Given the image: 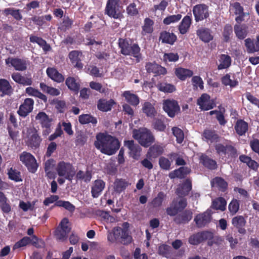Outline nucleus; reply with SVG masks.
Returning a JSON list of instances; mask_svg holds the SVG:
<instances>
[{
	"label": "nucleus",
	"instance_id": "obj_1",
	"mask_svg": "<svg viewBox=\"0 0 259 259\" xmlns=\"http://www.w3.org/2000/svg\"><path fill=\"white\" fill-rule=\"evenodd\" d=\"M94 145L97 149L102 153L111 155L114 154L119 148L118 141L114 137L104 133L96 135Z\"/></svg>",
	"mask_w": 259,
	"mask_h": 259
},
{
	"label": "nucleus",
	"instance_id": "obj_2",
	"mask_svg": "<svg viewBox=\"0 0 259 259\" xmlns=\"http://www.w3.org/2000/svg\"><path fill=\"white\" fill-rule=\"evenodd\" d=\"M129 224L123 223L121 227H114L112 231H108V240L113 242L116 240L121 239L124 243H128L132 241V238L129 234Z\"/></svg>",
	"mask_w": 259,
	"mask_h": 259
},
{
	"label": "nucleus",
	"instance_id": "obj_3",
	"mask_svg": "<svg viewBox=\"0 0 259 259\" xmlns=\"http://www.w3.org/2000/svg\"><path fill=\"white\" fill-rule=\"evenodd\" d=\"M134 138L137 140L142 146L147 147L154 141L151 132L146 128H140L133 131Z\"/></svg>",
	"mask_w": 259,
	"mask_h": 259
},
{
	"label": "nucleus",
	"instance_id": "obj_4",
	"mask_svg": "<svg viewBox=\"0 0 259 259\" xmlns=\"http://www.w3.org/2000/svg\"><path fill=\"white\" fill-rule=\"evenodd\" d=\"M56 171L60 177L71 181L75 175V169L71 164L64 161L59 162L56 165Z\"/></svg>",
	"mask_w": 259,
	"mask_h": 259
},
{
	"label": "nucleus",
	"instance_id": "obj_5",
	"mask_svg": "<svg viewBox=\"0 0 259 259\" xmlns=\"http://www.w3.org/2000/svg\"><path fill=\"white\" fill-rule=\"evenodd\" d=\"M120 52L123 55H132L138 58L140 48L138 45L130 44L126 39L120 38L118 40Z\"/></svg>",
	"mask_w": 259,
	"mask_h": 259
},
{
	"label": "nucleus",
	"instance_id": "obj_6",
	"mask_svg": "<svg viewBox=\"0 0 259 259\" xmlns=\"http://www.w3.org/2000/svg\"><path fill=\"white\" fill-rule=\"evenodd\" d=\"M19 158L30 172L34 173L37 170L38 165L35 158L31 153L23 152L20 154Z\"/></svg>",
	"mask_w": 259,
	"mask_h": 259
},
{
	"label": "nucleus",
	"instance_id": "obj_7",
	"mask_svg": "<svg viewBox=\"0 0 259 259\" xmlns=\"http://www.w3.org/2000/svg\"><path fill=\"white\" fill-rule=\"evenodd\" d=\"M121 8L119 5V0H108L106 13L110 17L115 19L120 18Z\"/></svg>",
	"mask_w": 259,
	"mask_h": 259
},
{
	"label": "nucleus",
	"instance_id": "obj_8",
	"mask_svg": "<svg viewBox=\"0 0 259 259\" xmlns=\"http://www.w3.org/2000/svg\"><path fill=\"white\" fill-rule=\"evenodd\" d=\"M70 231L68 220L67 218H64L55 232V237L58 240L63 241L66 239Z\"/></svg>",
	"mask_w": 259,
	"mask_h": 259
},
{
	"label": "nucleus",
	"instance_id": "obj_9",
	"mask_svg": "<svg viewBox=\"0 0 259 259\" xmlns=\"http://www.w3.org/2000/svg\"><path fill=\"white\" fill-rule=\"evenodd\" d=\"M163 109L170 117H174L180 110L178 102L173 99L164 100Z\"/></svg>",
	"mask_w": 259,
	"mask_h": 259
},
{
	"label": "nucleus",
	"instance_id": "obj_10",
	"mask_svg": "<svg viewBox=\"0 0 259 259\" xmlns=\"http://www.w3.org/2000/svg\"><path fill=\"white\" fill-rule=\"evenodd\" d=\"M6 63L13 66L16 70L24 71L27 69L28 62L25 60L9 57L6 60Z\"/></svg>",
	"mask_w": 259,
	"mask_h": 259
},
{
	"label": "nucleus",
	"instance_id": "obj_11",
	"mask_svg": "<svg viewBox=\"0 0 259 259\" xmlns=\"http://www.w3.org/2000/svg\"><path fill=\"white\" fill-rule=\"evenodd\" d=\"M193 12L197 22L206 19L209 16L208 7L203 4L195 6L193 8Z\"/></svg>",
	"mask_w": 259,
	"mask_h": 259
},
{
	"label": "nucleus",
	"instance_id": "obj_12",
	"mask_svg": "<svg viewBox=\"0 0 259 259\" xmlns=\"http://www.w3.org/2000/svg\"><path fill=\"white\" fill-rule=\"evenodd\" d=\"M197 104L201 110H208L213 108L214 103L212 100L210 99V96L203 94L197 100Z\"/></svg>",
	"mask_w": 259,
	"mask_h": 259
},
{
	"label": "nucleus",
	"instance_id": "obj_13",
	"mask_svg": "<svg viewBox=\"0 0 259 259\" xmlns=\"http://www.w3.org/2000/svg\"><path fill=\"white\" fill-rule=\"evenodd\" d=\"M41 141L36 129L32 128L29 130L28 136L27 144L32 148L38 147Z\"/></svg>",
	"mask_w": 259,
	"mask_h": 259
},
{
	"label": "nucleus",
	"instance_id": "obj_14",
	"mask_svg": "<svg viewBox=\"0 0 259 259\" xmlns=\"http://www.w3.org/2000/svg\"><path fill=\"white\" fill-rule=\"evenodd\" d=\"M33 104L34 101L32 99H26L23 103L20 106L18 113L21 116H26L29 113L32 111Z\"/></svg>",
	"mask_w": 259,
	"mask_h": 259
},
{
	"label": "nucleus",
	"instance_id": "obj_15",
	"mask_svg": "<svg viewBox=\"0 0 259 259\" xmlns=\"http://www.w3.org/2000/svg\"><path fill=\"white\" fill-rule=\"evenodd\" d=\"M68 57L74 67L82 69L83 65L80 62L83 57L82 53L77 51H72L69 53Z\"/></svg>",
	"mask_w": 259,
	"mask_h": 259
},
{
	"label": "nucleus",
	"instance_id": "obj_16",
	"mask_svg": "<svg viewBox=\"0 0 259 259\" xmlns=\"http://www.w3.org/2000/svg\"><path fill=\"white\" fill-rule=\"evenodd\" d=\"M105 187V183L102 180L95 181L92 185L91 193L94 198H97L101 195Z\"/></svg>",
	"mask_w": 259,
	"mask_h": 259
},
{
	"label": "nucleus",
	"instance_id": "obj_17",
	"mask_svg": "<svg viewBox=\"0 0 259 259\" xmlns=\"http://www.w3.org/2000/svg\"><path fill=\"white\" fill-rule=\"evenodd\" d=\"M124 145L130 150V155L135 159H138L141 150V147L135 145L133 140L125 141Z\"/></svg>",
	"mask_w": 259,
	"mask_h": 259
},
{
	"label": "nucleus",
	"instance_id": "obj_18",
	"mask_svg": "<svg viewBox=\"0 0 259 259\" xmlns=\"http://www.w3.org/2000/svg\"><path fill=\"white\" fill-rule=\"evenodd\" d=\"M232 223L234 227L238 229L239 233L243 234L246 233V230L244 228L246 221L244 217L241 215L235 217L232 219Z\"/></svg>",
	"mask_w": 259,
	"mask_h": 259
},
{
	"label": "nucleus",
	"instance_id": "obj_19",
	"mask_svg": "<svg viewBox=\"0 0 259 259\" xmlns=\"http://www.w3.org/2000/svg\"><path fill=\"white\" fill-rule=\"evenodd\" d=\"M210 213L207 211L203 213L197 215L195 218V221L198 227H202L210 222Z\"/></svg>",
	"mask_w": 259,
	"mask_h": 259
},
{
	"label": "nucleus",
	"instance_id": "obj_20",
	"mask_svg": "<svg viewBox=\"0 0 259 259\" xmlns=\"http://www.w3.org/2000/svg\"><path fill=\"white\" fill-rule=\"evenodd\" d=\"M175 73L176 76L181 80H185L193 75V71L182 67L176 68L175 70Z\"/></svg>",
	"mask_w": 259,
	"mask_h": 259
},
{
	"label": "nucleus",
	"instance_id": "obj_21",
	"mask_svg": "<svg viewBox=\"0 0 259 259\" xmlns=\"http://www.w3.org/2000/svg\"><path fill=\"white\" fill-rule=\"evenodd\" d=\"M146 68L148 72L153 73L156 74H165L166 70L165 68L156 64L148 63L146 65Z\"/></svg>",
	"mask_w": 259,
	"mask_h": 259
},
{
	"label": "nucleus",
	"instance_id": "obj_22",
	"mask_svg": "<svg viewBox=\"0 0 259 259\" xmlns=\"http://www.w3.org/2000/svg\"><path fill=\"white\" fill-rule=\"evenodd\" d=\"M35 119L41 125L42 127L51 126L52 122V119L44 112H39L36 116Z\"/></svg>",
	"mask_w": 259,
	"mask_h": 259
},
{
	"label": "nucleus",
	"instance_id": "obj_23",
	"mask_svg": "<svg viewBox=\"0 0 259 259\" xmlns=\"http://www.w3.org/2000/svg\"><path fill=\"white\" fill-rule=\"evenodd\" d=\"M12 77L15 82L24 85H30L32 82L31 78L22 76L20 73L18 72L13 73Z\"/></svg>",
	"mask_w": 259,
	"mask_h": 259
},
{
	"label": "nucleus",
	"instance_id": "obj_24",
	"mask_svg": "<svg viewBox=\"0 0 259 259\" xmlns=\"http://www.w3.org/2000/svg\"><path fill=\"white\" fill-rule=\"evenodd\" d=\"M190 169L187 167H181L178 169L175 170L169 174V177L170 179L178 178L182 179L186 175L189 174Z\"/></svg>",
	"mask_w": 259,
	"mask_h": 259
},
{
	"label": "nucleus",
	"instance_id": "obj_25",
	"mask_svg": "<svg viewBox=\"0 0 259 259\" xmlns=\"http://www.w3.org/2000/svg\"><path fill=\"white\" fill-rule=\"evenodd\" d=\"M197 35L200 39L205 42H208L213 39L210 30L205 28H200L197 31Z\"/></svg>",
	"mask_w": 259,
	"mask_h": 259
},
{
	"label": "nucleus",
	"instance_id": "obj_26",
	"mask_svg": "<svg viewBox=\"0 0 259 259\" xmlns=\"http://www.w3.org/2000/svg\"><path fill=\"white\" fill-rule=\"evenodd\" d=\"M231 9L234 12L236 15H238L235 20L238 23H240L243 21L245 13H243L242 7L238 3H235L231 5Z\"/></svg>",
	"mask_w": 259,
	"mask_h": 259
},
{
	"label": "nucleus",
	"instance_id": "obj_27",
	"mask_svg": "<svg viewBox=\"0 0 259 259\" xmlns=\"http://www.w3.org/2000/svg\"><path fill=\"white\" fill-rule=\"evenodd\" d=\"M159 39L163 43L172 45L177 39V36L172 33L163 31L160 33Z\"/></svg>",
	"mask_w": 259,
	"mask_h": 259
},
{
	"label": "nucleus",
	"instance_id": "obj_28",
	"mask_svg": "<svg viewBox=\"0 0 259 259\" xmlns=\"http://www.w3.org/2000/svg\"><path fill=\"white\" fill-rule=\"evenodd\" d=\"M219 64L218 68L219 70L224 69L228 68L231 63V59L227 55L223 54L219 56Z\"/></svg>",
	"mask_w": 259,
	"mask_h": 259
},
{
	"label": "nucleus",
	"instance_id": "obj_29",
	"mask_svg": "<svg viewBox=\"0 0 259 259\" xmlns=\"http://www.w3.org/2000/svg\"><path fill=\"white\" fill-rule=\"evenodd\" d=\"M192 188L191 182L187 180L184 184L180 185L177 189V193L180 196L187 195Z\"/></svg>",
	"mask_w": 259,
	"mask_h": 259
},
{
	"label": "nucleus",
	"instance_id": "obj_30",
	"mask_svg": "<svg viewBox=\"0 0 259 259\" xmlns=\"http://www.w3.org/2000/svg\"><path fill=\"white\" fill-rule=\"evenodd\" d=\"M163 152V147L162 145L155 144L149 148L148 155L149 157L155 158L161 155Z\"/></svg>",
	"mask_w": 259,
	"mask_h": 259
},
{
	"label": "nucleus",
	"instance_id": "obj_31",
	"mask_svg": "<svg viewBox=\"0 0 259 259\" xmlns=\"http://www.w3.org/2000/svg\"><path fill=\"white\" fill-rule=\"evenodd\" d=\"M48 75L53 80L58 82H61L64 80L62 75L53 68H49L47 70Z\"/></svg>",
	"mask_w": 259,
	"mask_h": 259
},
{
	"label": "nucleus",
	"instance_id": "obj_32",
	"mask_svg": "<svg viewBox=\"0 0 259 259\" xmlns=\"http://www.w3.org/2000/svg\"><path fill=\"white\" fill-rule=\"evenodd\" d=\"M191 24V18L190 16H186L183 19L179 25V30L181 34H185L189 30Z\"/></svg>",
	"mask_w": 259,
	"mask_h": 259
},
{
	"label": "nucleus",
	"instance_id": "obj_33",
	"mask_svg": "<svg viewBox=\"0 0 259 259\" xmlns=\"http://www.w3.org/2000/svg\"><path fill=\"white\" fill-rule=\"evenodd\" d=\"M12 88L8 81L5 79H0V96H3L11 93Z\"/></svg>",
	"mask_w": 259,
	"mask_h": 259
},
{
	"label": "nucleus",
	"instance_id": "obj_34",
	"mask_svg": "<svg viewBox=\"0 0 259 259\" xmlns=\"http://www.w3.org/2000/svg\"><path fill=\"white\" fill-rule=\"evenodd\" d=\"M235 129L239 136H242L248 130V124L242 120H238L235 125Z\"/></svg>",
	"mask_w": 259,
	"mask_h": 259
},
{
	"label": "nucleus",
	"instance_id": "obj_35",
	"mask_svg": "<svg viewBox=\"0 0 259 259\" xmlns=\"http://www.w3.org/2000/svg\"><path fill=\"white\" fill-rule=\"evenodd\" d=\"M126 101L133 106H137L139 103V99L135 94H132L130 91H125L123 94Z\"/></svg>",
	"mask_w": 259,
	"mask_h": 259
},
{
	"label": "nucleus",
	"instance_id": "obj_36",
	"mask_svg": "<svg viewBox=\"0 0 259 259\" xmlns=\"http://www.w3.org/2000/svg\"><path fill=\"white\" fill-rule=\"evenodd\" d=\"M234 31L236 36L240 39H244L247 35V27L245 25H235Z\"/></svg>",
	"mask_w": 259,
	"mask_h": 259
},
{
	"label": "nucleus",
	"instance_id": "obj_37",
	"mask_svg": "<svg viewBox=\"0 0 259 259\" xmlns=\"http://www.w3.org/2000/svg\"><path fill=\"white\" fill-rule=\"evenodd\" d=\"M26 93L29 95L38 98L45 102L47 101L46 96L40 93L38 90L32 87H28L25 90Z\"/></svg>",
	"mask_w": 259,
	"mask_h": 259
},
{
	"label": "nucleus",
	"instance_id": "obj_38",
	"mask_svg": "<svg viewBox=\"0 0 259 259\" xmlns=\"http://www.w3.org/2000/svg\"><path fill=\"white\" fill-rule=\"evenodd\" d=\"M142 110L146 115L150 117H154L156 114V111L154 106L149 102H145L142 107Z\"/></svg>",
	"mask_w": 259,
	"mask_h": 259
},
{
	"label": "nucleus",
	"instance_id": "obj_39",
	"mask_svg": "<svg viewBox=\"0 0 259 259\" xmlns=\"http://www.w3.org/2000/svg\"><path fill=\"white\" fill-rule=\"evenodd\" d=\"M153 21L149 18H146L144 21V24L142 26V34L146 35L148 33H151L153 30Z\"/></svg>",
	"mask_w": 259,
	"mask_h": 259
},
{
	"label": "nucleus",
	"instance_id": "obj_40",
	"mask_svg": "<svg viewBox=\"0 0 259 259\" xmlns=\"http://www.w3.org/2000/svg\"><path fill=\"white\" fill-rule=\"evenodd\" d=\"M114 103L112 100L107 101L106 100H100L98 104V108L102 111H108L111 109L112 106Z\"/></svg>",
	"mask_w": 259,
	"mask_h": 259
},
{
	"label": "nucleus",
	"instance_id": "obj_41",
	"mask_svg": "<svg viewBox=\"0 0 259 259\" xmlns=\"http://www.w3.org/2000/svg\"><path fill=\"white\" fill-rule=\"evenodd\" d=\"M227 183L221 178H215L211 181V186L214 188H218L222 191H225L227 187Z\"/></svg>",
	"mask_w": 259,
	"mask_h": 259
},
{
	"label": "nucleus",
	"instance_id": "obj_42",
	"mask_svg": "<svg viewBox=\"0 0 259 259\" xmlns=\"http://www.w3.org/2000/svg\"><path fill=\"white\" fill-rule=\"evenodd\" d=\"M244 43L248 53H253L259 51V49L256 47L255 42L251 38H248L245 39Z\"/></svg>",
	"mask_w": 259,
	"mask_h": 259
},
{
	"label": "nucleus",
	"instance_id": "obj_43",
	"mask_svg": "<svg viewBox=\"0 0 259 259\" xmlns=\"http://www.w3.org/2000/svg\"><path fill=\"white\" fill-rule=\"evenodd\" d=\"M66 84L70 90L75 92H77L80 87L79 81L72 77H69L66 79Z\"/></svg>",
	"mask_w": 259,
	"mask_h": 259
},
{
	"label": "nucleus",
	"instance_id": "obj_44",
	"mask_svg": "<svg viewBox=\"0 0 259 259\" xmlns=\"http://www.w3.org/2000/svg\"><path fill=\"white\" fill-rule=\"evenodd\" d=\"M200 162L205 166L210 169H214L216 167V162L205 155H202L200 157Z\"/></svg>",
	"mask_w": 259,
	"mask_h": 259
},
{
	"label": "nucleus",
	"instance_id": "obj_45",
	"mask_svg": "<svg viewBox=\"0 0 259 259\" xmlns=\"http://www.w3.org/2000/svg\"><path fill=\"white\" fill-rule=\"evenodd\" d=\"M40 88L45 93H47L52 96H58L60 94V92L58 89L49 87L43 82L40 83Z\"/></svg>",
	"mask_w": 259,
	"mask_h": 259
},
{
	"label": "nucleus",
	"instance_id": "obj_46",
	"mask_svg": "<svg viewBox=\"0 0 259 259\" xmlns=\"http://www.w3.org/2000/svg\"><path fill=\"white\" fill-rule=\"evenodd\" d=\"M30 41L32 42L37 43L45 51H48L50 49V46L41 38L35 36H31L30 37Z\"/></svg>",
	"mask_w": 259,
	"mask_h": 259
},
{
	"label": "nucleus",
	"instance_id": "obj_47",
	"mask_svg": "<svg viewBox=\"0 0 259 259\" xmlns=\"http://www.w3.org/2000/svg\"><path fill=\"white\" fill-rule=\"evenodd\" d=\"M226 204L227 202L224 198L219 197L212 201V206L215 209L223 211L226 209Z\"/></svg>",
	"mask_w": 259,
	"mask_h": 259
},
{
	"label": "nucleus",
	"instance_id": "obj_48",
	"mask_svg": "<svg viewBox=\"0 0 259 259\" xmlns=\"http://www.w3.org/2000/svg\"><path fill=\"white\" fill-rule=\"evenodd\" d=\"M239 159L240 161L244 163H246L249 167L253 169H257L259 166V164L257 162L251 159L249 157L247 156L241 155Z\"/></svg>",
	"mask_w": 259,
	"mask_h": 259
},
{
	"label": "nucleus",
	"instance_id": "obj_49",
	"mask_svg": "<svg viewBox=\"0 0 259 259\" xmlns=\"http://www.w3.org/2000/svg\"><path fill=\"white\" fill-rule=\"evenodd\" d=\"M222 82L225 85H229L231 88L235 87L238 84V81L234 77L231 78L229 74H226L223 76Z\"/></svg>",
	"mask_w": 259,
	"mask_h": 259
},
{
	"label": "nucleus",
	"instance_id": "obj_50",
	"mask_svg": "<svg viewBox=\"0 0 259 259\" xmlns=\"http://www.w3.org/2000/svg\"><path fill=\"white\" fill-rule=\"evenodd\" d=\"M157 87L159 91L164 93H170L176 90V87L174 85L166 82L159 83Z\"/></svg>",
	"mask_w": 259,
	"mask_h": 259
},
{
	"label": "nucleus",
	"instance_id": "obj_51",
	"mask_svg": "<svg viewBox=\"0 0 259 259\" xmlns=\"http://www.w3.org/2000/svg\"><path fill=\"white\" fill-rule=\"evenodd\" d=\"M79 121L81 124H87L90 122L96 124L97 123V119L90 114H82L79 116Z\"/></svg>",
	"mask_w": 259,
	"mask_h": 259
},
{
	"label": "nucleus",
	"instance_id": "obj_52",
	"mask_svg": "<svg viewBox=\"0 0 259 259\" xmlns=\"http://www.w3.org/2000/svg\"><path fill=\"white\" fill-rule=\"evenodd\" d=\"M127 186V184L124 181L117 180L114 183V189L116 192L120 193L126 188Z\"/></svg>",
	"mask_w": 259,
	"mask_h": 259
},
{
	"label": "nucleus",
	"instance_id": "obj_53",
	"mask_svg": "<svg viewBox=\"0 0 259 259\" xmlns=\"http://www.w3.org/2000/svg\"><path fill=\"white\" fill-rule=\"evenodd\" d=\"M8 175L9 179L15 182H21L22 181L20 172L12 168L9 169Z\"/></svg>",
	"mask_w": 259,
	"mask_h": 259
},
{
	"label": "nucleus",
	"instance_id": "obj_54",
	"mask_svg": "<svg viewBox=\"0 0 259 259\" xmlns=\"http://www.w3.org/2000/svg\"><path fill=\"white\" fill-rule=\"evenodd\" d=\"M55 164V161L53 159H49L45 162V169L48 177L51 178L53 174L51 170L53 168Z\"/></svg>",
	"mask_w": 259,
	"mask_h": 259
},
{
	"label": "nucleus",
	"instance_id": "obj_55",
	"mask_svg": "<svg viewBox=\"0 0 259 259\" xmlns=\"http://www.w3.org/2000/svg\"><path fill=\"white\" fill-rule=\"evenodd\" d=\"M172 134L176 138L177 141L178 143H181L184 140V133L181 129L178 127H174L172 128Z\"/></svg>",
	"mask_w": 259,
	"mask_h": 259
},
{
	"label": "nucleus",
	"instance_id": "obj_56",
	"mask_svg": "<svg viewBox=\"0 0 259 259\" xmlns=\"http://www.w3.org/2000/svg\"><path fill=\"white\" fill-rule=\"evenodd\" d=\"M55 205L57 206L63 207L68 211L71 212L73 211L75 209L74 206L68 201L59 200L56 202Z\"/></svg>",
	"mask_w": 259,
	"mask_h": 259
},
{
	"label": "nucleus",
	"instance_id": "obj_57",
	"mask_svg": "<svg viewBox=\"0 0 259 259\" xmlns=\"http://www.w3.org/2000/svg\"><path fill=\"white\" fill-rule=\"evenodd\" d=\"M239 202L237 199H233L229 204V210L232 214H235L239 209Z\"/></svg>",
	"mask_w": 259,
	"mask_h": 259
},
{
	"label": "nucleus",
	"instance_id": "obj_58",
	"mask_svg": "<svg viewBox=\"0 0 259 259\" xmlns=\"http://www.w3.org/2000/svg\"><path fill=\"white\" fill-rule=\"evenodd\" d=\"M181 18L182 15L180 14L170 15L164 19L163 23L165 25H169L179 21Z\"/></svg>",
	"mask_w": 259,
	"mask_h": 259
},
{
	"label": "nucleus",
	"instance_id": "obj_59",
	"mask_svg": "<svg viewBox=\"0 0 259 259\" xmlns=\"http://www.w3.org/2000/svg\"><path fill=\"white\" fill-rule=\"evenodd\" d=\"M76 178L77 179L82 180L85 182H89L92 178V174L91 172L87 171L85 173L82 171H79L76 174Z\"/></svg>",
	"mask_w": 259,
	"mask_h": 259
},
{
	"label": "nucleus",
	"instance_id": "obj_60",
	"mask_svg": "<svg viewBox=\"0 0 259 259\" xmlns=\"http://www.w3.org/2000/svg\"><path fill=\"white\" fill-rule=\"evenodd\" d=\"M170 247L162 244L159 246L158 248V253L165 257H168L170 254Z\"/></svg>",
	"mask_w": 259,
	"mask_h": 259
},
{
	"label": "nucleus",
	"instance_id": "obj_61",
	"mask_svg": "<svg viewBox=\"0 0 259 259\" xmlns=\"http://www.w3.org/2000/svg\"><path fill=\"white\" fill-rule=\"evenodd\" d=\"M159 164L162 169L165 170L169 169L171 165V163L169 160L167 158L164 157H161L159 158Z\"/></svg>",
	"mask_w": 259,
	"mask_h": 259
},
{
	"label": "nucleus",
	"instance_id": "obj_62",
	"mask_svg": "<svg viewBox=\"0 0 259 259\" xmlns=\"http://www.w3.org/2000/svg\"><path fill=\"white\" fill-rule=\"evenodd\" d=\"M180 210L177 206V203L175 201H173L170 206L166 209L167 214L171 216L175 215Z\"/></svg>",
	"mask_w": 259,
	"mask_h": 259
},
{
	"label": "nucleus",
	"instance_id": "obj_63",
	"mask_svg": "<svg viewBox=\"0 0 259 259\" xmlns=\"http://www.w3.org/2000/svg\"><path fill=\"white\" fill-rule=\"evenodd\" d=\"M204 137L211 142H214L218 138L215 132L210 130H205L204 132Z\"/></svg>",
	"mask_w": 259,
	"mask_h": 259
},
{
	"label": "nucleus",
	"instance_id": "obj_64",
	"mask_svg": "<svg viewBox=\"0 0 259 259\" xmlns=\"http://www.w3.org/2000/svg\"><path fill=\"white\" fill-rule=\"evenodd\" d=\"M165 195L164 193L160 192L157 196L153 200L152 204L154 207H158L161 205Z\"/></svg>",
	"mask_w": 259,
	"mask_h": 259
}]
</instances>
